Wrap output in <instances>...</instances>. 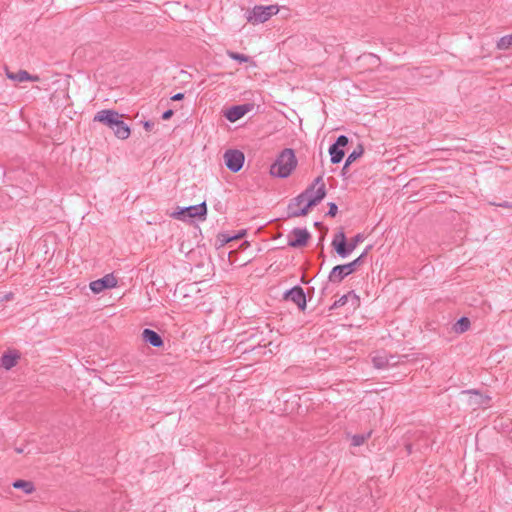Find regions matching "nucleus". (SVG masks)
Masks as SVG:
<instances>
[{"label": "nucleus", "instance_id": "obj_1", "mask_svg": "<svg viewBox=\"0 0 512 512\" xmlns=\"http://www.w3.org/2000/svg\"><path fill=\"white\" fill-rule=\"evenodd\" d=\"M296 166L297 158L294 150L285 148L279 153L274 163L271 165L270 174L277 178H287L295 170Z\"/></svg>", "mask_w": 512, "mask_h": 512}, {"label": "nucleus", "instance_id": "obj_2", "mask_svg": "<svg viewBox=\"0 0 512 512\" xmlns=\"http://www.w3.org/2000/svg\"><path fill=\"white\" fill-rule=\"evenodd\" d=\"M364 240L365 235L362 233H358L349 242H347L345 233L342 230H340L334 235L331 245L339 257L346 258Z\"/></svg>", "mask_w": 512, "mask_h": 512}, {"label": "nucleus", "instance_id": "obj_3", "mask_svg": "<svg viewBox=\"0 0 512 512\" xmlns=\"http://www.w3.org/2000/svg\"><path fill=\"white\" fill-rule=\"evenodd\" d=\"M314 187V192L305 201V205L294 212V215H307L309 209L319 204L326 196V187L322 176H318L310 185Z\"/></svg>", "mask_w": 512, "mask_h": 512}, {"label": "nucleus", "instance_id": "obj_4", "mask_svg": "<svg viewBox=\"0 0 512 512\" xmlns=\"http://www.w3.org/2000/svg\"><path fill=\"white\" fill-rule=\"evenodd\" d=\"M364 258L365 253H362L358 258L349 263L334 266L328 275V281L340 283L345 277L357 270V267L362 264Z\"/></svg>", "mask_w": 512, "mask_h": 512}, {"label": "nucleus", "instance_id": "obj_5", "mask_svg": "<svg viewBox=\"0 0 512 512\" xmlns=\"http://www.w3.org/2000/svg\"><path fill=\"white\" fill-rule=\"evenodd\" d=\"M279 11L277 5L261 6L256 5L246 13V19L249 23L256 25L268 21Z\"/></svg>", "mask_w": 512, "mask_h": 512}, {"label": "nucleus", "instance_id": "obj_6", "mask_svg": "<svg viewBox=\"0 0 512 512\" xmlns=\"http://www.w3.org/2000/svg\"><path fill=\"white\" fill-rule=\"evenodd\" d=\"M207 214L206 202H202L198 205H192L183 207L180 210L174 212L172 217L180 220H186L187 218L205 217Z\"/></svg>", "mask_w": 512, "mask_h": 512}, {"label": "nucleus", "instance_id": "obj_7", "mask_svg": "<svg viewBox=\"0 0 512 512\" xmlns=\"http://www.w3.org/2000/svg\"><path fill=\"white\" fill-rule=\"evenodd\" d=\"M226 167L234 173L239 172L245 161L244 153L237 149H229L224 153Z\"/></svg>", "mask_w": 512, "mask_h": 512}, {"label": "nucleus", "instance_id": "obj_8", "mask_svg": "<svg viewBox=\"0 0 512 512\" xmlns=\"http://www.w3.org/2000/svg\"><path fill=\"white\" fill-rule=\"evenodd\" d=\"M349 143V139L346 135H340L336 141L329 147L330 161L333 164H338L343 160L345 155L344 148Z\"/></svg>", "mask_w": 512, "mask_h": 512}, {"label": "nucleus", "instance_id": "obj_9", "mask_svg": "<svg viewBox=\"0 0 512 512\" xmlns=\"http://www.w3.org/2000/svg\"><path fill=\"white\" fill-rule=\"evenodd\" d=\"M313 192L314 187L308 186L302 193L291 199V201L288 204V217H300L301 215H294L293 213L298 210H301V208L305 205L306 199H308V197L311 196Z\"/></svg>", "mask_w": 512, "mask_h": 512}, {"label": "nucleus", "instance_id": "obj_10", "mask_svg": "<svg viewBox=\"0 0 512 512\" xmlns=\"http://www.w3.org/2000/svg\"><path fill=\"white\" fill-rule=\"evenodd\" d=\"M121 117L122 115L119 114L116 110L103 109L95 114L93 121L100 122L112 130V128H114Z\"/></svg>", "mask_w": 512, "mask_h": 512}, {"label": "nucleus", "instance_id": "obj_11", "mask_svg": "<svg viewBox=\"0 0 512 512\" xmlns=\"http://www.w3.org/2000/svg\"><path fill=\"white\" fill-rule=\"evenodd\" d=\"M283 299L291 301L304 311L306 308V295L301 286H294L283 294Z\"/></svg>", "mask_w": 512, "mask_h": 512}, {"label": "nucleus", "instance_id": "obj_12", "mask_svg": "<svg viewBox=\"0 0 512 512\" xmlns=\"http://www.w3.org/2000/svg\"><path fill=\"white\" fill-rule=\"evenodd\" d=\"M117 285V279L113 274H106L104 277L94 280L90 283V289L93 293H100L105 289L113 288Z\"/></svg>", "mask_w": 512, "mask_h": 512}, {"label": "nucleus", "instance_id": "obj_13", "mask_svg": "<svg viewBox=\"0 0 512 512\" xmlns=\"http://www.w3.org/2000/svg\"><path fill=\"white\" fill-rule=\"evenodd\" d=\"M291 235L293 238H289L288 246L293 248L305 246L310 239V233L307 231V229L294 228L291 231Z\"/></svg>", "mask_w": 512, "mask_h": 512}, {"label": "nucleus", "instance_id": "obj_14", "mask_svg": "<svg viewBox=\"0 0 512 512\" xmlns=\"http://www.w3.org/2000/svg\"><path fill=\"white\" fill-rule=\"evenodd\" d=\"M251 108V104L235 105L226 111L225 116L230 122H236L248 113Z\"/></svg>", "mask_w": 512, "mask_h": 512}, {"label": "nucleus", "instance_id": "obj_15", "mask_svg": "<svg viewBox=\"0 0 512 512\" xmlns=\"http://www.w3.org/2000/svg\"><path fill=\"white\" fill-rule=\"evenodd\" d=\"M143 340L153 347L159 348L163 346V340L159 333L156 331L146 328L142 332Z\"/></svg>", "mask_w": 512, "mask_h": 512}, {"label": "nucleus", "instance_id": "obj_16", "mask_svg": "<svg viewBox=\"0 0 512 512\" xmlns=\"http://www.w3.org/2000/svg\"><path fill=\"white\" fill-rule=\"evenodd\" d=\"M19 358H20V354L17 351L6 352L1 356V359H0L1 367H3L6 370H10L14 366H16Z\"/></svg>", "mask_w": 512, "mask_h": 512}, {"label": "nucleus", "instance_id": "obj_17", "mask_svg": "<svg viewBox=\"0 0 512 512\" xmlns=\"http://www.w3.org/2000/svg\"><path fill=\"white\" fill-rule=\"evenodd\" d=\"M114 135L121 140H125L130 136V127L121 118L118 123L112 128Z\"/></svg>", "mask_w": 512, "mask_h": 512}, {"label": "nucleus", "instance_id": "obj_18", "mask_svg": "<svg viewBox=\"0 0 512 512\" xmlns=\"http://www.w3.org/2000/svg\"><path fill=\"white\" fill-rule=\"evenodd\" d=\"M7 77L11 80H15L18 82L23 81H38L39 77L37 75H31L26 70H19L16 73L8 72Z\"/></svg>", "mask_w": 512, "mask_h": 512}, {"label": "nucleus", "instance_id": "obj_19", "mask_svg": "<svg viewBox=\"0 0 512 512\" xmlns=\"http://www.w3.org/2000/svg\"><path fill=\"white\" fill-rule=\"evenodd\" d=\"M12 486L16 489L23 490L25 494H31L35 490L34 484L26 480H16L13 482Z\"/></svg>", "mask_w": 512, "mask_h": 512}, {"label": "nucleus", "instance_id": "obj_20", "mask_svg": "<svg viewBox=\"0 0 512 512\" xmlns=\"http://www.w3.org/2000/svg\"><path fill=\"white\" fill-rule=\"evenodd\" d=\"M364 148L359 144L346 158L343 169L349 167L356 159L362 156Z\"/></svg>", "mask_w": 512, "mask_h": 512}, {"label": "nucleus", "instance_id": "obj_21", "mask_svg": "<svg viewBox=\"0 0 512 512\" xmlns=\"http://www.w3.org/2000/svg\"><path fill=\"white\" fill-rule=\"evenodd\" d=\"M349 297H352L356 302H358V300H359L358 296L353 291H351L348 294L343 295L338 300H336L332 304L330 309L332 310V309H336L338 307L344 306L347 303Z\"/></svg>", "mask_w": 512, "mask_h": 512}, {"label": "nucleus", "instance_id": "obj_22", "mask_svg": "<svg viewBox=\"0 0 512 512\" xmlns=\"http://www.w3.org/2000/svg\"><path fill=\"white\" fill-rule=\"evenodd\" d=\"M371 436V431L362 434H355L351 437V445L354 447H359L365 443L367 439Z\"/></svg>", "mask_w": 512, "mask_h": 512}, {"label": "nucleus", "instance_id": "obj_23", "mask_svg": "<svg viewBox=\"0 0 512 512\" xmlns=\"http://www.w3.org/2000/svg\"><path fill=\"white\" fill-rule=\"evenodd\" d=\"M372 362L375 368L384 369L390 365L389 359L385 355H377L372 358Z\"/></svg>", "mask_w": 512, "mask_h": 512}, {"label": "nucleus", "instance_id": "obj_24", "mask_svg": "<svg viewBox=\"0 0 512 512\" xmlns=\"http://www.w3.org/2000/svg\"><path fill=\"white\" fill-rule=\"evenodd\" d=\"M470 327V320L467 317H461L454 325V330L457 333H464Z\"/></svg>", "mask_w": 512, "mask_h": 512}, {"label": "nucleus", "instance_id": "obj_25", "mask_svg": "<svg viewBox=\"0 0 512 512\" xmlns=\"http://www.w3.org/2000/svg\"><path fill=\"white\" fill-rule=\"evenodd\" d=\"M227 56L231 58L232 60L238 61L240 63H246L251 60V58L245 54L237 53L231 50H227L226 52Z\"/></svg>", "mask_w": 512, "mask_h": 512}, {"label": "nucleus", "instance_id": "obj_26", "mask_svg": "<svg viewBox=\"0 0 512 512\" xmlns=\"http://www.w3.org/2000/svg\"><path fill=\"white\" fill-rule=\"evenodd\" d=\"M512 47V34L501 37L497 42V48L507 50Z\"/></svg>", "mask_w": 512, "mask_h": 512}, {"label": "nucleus", "instance_id": "obj_27", "mask_svg": "<svg viewBox=\"0 0 512 512\" xmlns=\"http://www.w3.org/2000/svg\"><path fill=\"white\" fill-rule=\"evenodd\" d=\"M338 213V206L334 203V202H330L328 204V211H327V216L329 217H335Z\"/></svg>", "mask_w": 512, "mask_h": 512}, {"label": "nucleus", "instance_id": "obj_28", "mask_svg": "<svg viewBox=\"0 0 512 512\" xmlns=\"http://www.w3.org/2000/svg\"><path fill=\"white\" fill-rule=\"evenodd\" d=\"M173 113H174V112H173V110H171V109H168V110L164 111V112H163V114H162V119H163V120H168V119H170V118L172 117Z\"/></svg>", "mask_w": 512, "mask_h": 512}, {"label": "nucleus", "instance_id": "obj_29", "mask_svg": "<svg viewBox=\"0 0 512 512\" xmlns=\"http://www.w3.org/2000/svg\"><path fill=\"white\" fill-rule=\"evenodd\" d=\"M184 98V93H176L171 97L172 101H180Z\"/></svg>", "mask_w": 512, "mask_h": 512}, {"label": "nucleus", "instance_id": "obj_30", "mask_svg": "<svg viewBox=\"0 0 512 512\" xmlns=\"http://www.w3.org/2000/svg\"><path fill=\"white\" fill-rule=\"evenodd\" d=\"M154 127V123L150 121L144 122V128L146 131H150Z\"/></svg>", "mask_w": 512, "mask_h": 512}, {"label": "nucleus", "instance_id": "obj_31", "mask_svg": "<svg viewBox=\"0 0 512 512\" xmlns=\"http://www.w3.org/2000/svg\"><path fill=\"white\" fill-rule=\"evenodd\" d=\"M497 206L503 207V208H512V203L504 201L502 203L497 204Z\"/></svg>", "mask_w": 512, "mask_h": 512}, {"label": "nucleus", "instance_id": "obj_32", "mask_svg": "<svg viewBox=\"0 0 512 512\" xmlns=\"http://www.w3.org/2000/svg\"><path fill=\"white\" fill-rule=\"evenodd\" d=\"M222 236H223V239H222L223 243H228V242L234 240L233 236H226L225 234H222Z\"/></svg>", "mask_w": 512, "mask_h": 512}, {"label": "nucleus", "instance_id": "obj_33", "mask_svg": "<svg viewBox=\"0 0 512 512\" xmlns=\"http://www.w3.org/2000/svg\"><path fill=\"white\" fill-rule=\"evenodd\" d=\"M245 233H246V231H245V230H243V231H241L239 234L234 235V236H233V239H234V240H235V239H239V238H241L242 236H244V235H245Z\"/></svg>", "mask_w": 512, "mask_h": 512}, {"label": "nucleus", "instance_id": "obj_34", "mask_svg": "<svg viewBox=\"0 0 512 512\" xmlns=\"http://www.w3.org/2000/svg\"><path fill=\"white\" fill-rule=\"evenodd\" d=\"M405 448H406L407 454L410 455L412 453V445L406 444Z\"/></svg>", "mask_w": 512, "mask_h": 512}, {"label": "nucleus", "instance_id": "obj_35", "mask_svg": "<svg viewBox=\"0 0 512 512\" xmlns=\"http://www.w3.org/2000/svg\"><path fill=\"white\" fill-rule=\"evenodd\" d=\"M372 246H368L364 251L363 253H365V256L368 254V251L371 249Z\"/></svg>", "mask_w": 512, "mask_h": 512}, {"label": "nucleus", "instance_id": "obj_36", "mask_svg": "<svg viewBox=\"0 0 512 512\" xmlns=\"http://www.w3.org/2000/svg\"><path fill=\"white\" fill-rule=\"evenodd\" d=\"M16 452H17V453H22V452H23V449H22V448H16Z\"/></svg>", "mask_w": 512, "mask_h": 512}, {"label": "nucleus", "instance_id": "obj_37", "mask_svg": "<svg viewBox=\"0 0 512 512\" xmlns=\"http://www.w3.org/2000/svg\"><path fill=\"white\" fill-rule=\"evenodd\" d=\"M301 281H302L303 283H307V281L305 280V278H304V277H302Z\"/></svg>", "mask_w": 512, "mask_h": 512}]
</instances>
